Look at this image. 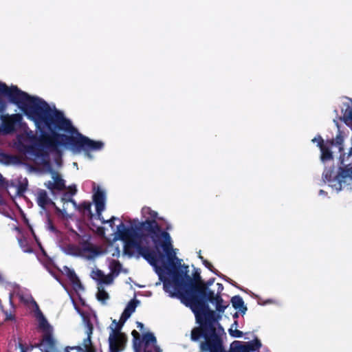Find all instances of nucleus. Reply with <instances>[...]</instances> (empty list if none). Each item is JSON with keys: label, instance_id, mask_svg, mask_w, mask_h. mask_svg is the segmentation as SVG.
Returning <instances> with one entry per match:
<instances>
[{"label": "nucleus", "instance_id": "1", "mask_svg": "<svg viewBox=\"0 0 352 352\" xmlns=\"http://www.w3.org/2000/svg\"><path fill=\"white\" fill-rule=\"evenodd\" d=\"M144 221H130L126 228L120 222L113 232V240L123 241L124 253L129 256H142L152 265L163 283V288L171 298L188 302L196 320L200 322L201 310L192 302V292L195 285L188 275V266L182 265V259L177 256L170 234L162 231L156 221L157 213L148 207L141 211Z\"/></svg>", "mask_w": 352, "mask_h": 352}, {"label": "nucleus", "instance_id": "2", "mask_svg": "<svg viewBox=\"0 0 352 352\" xmlns=\"http://www.w3.org/2000/svg\"><path fill=\"white\" fill-rule=\"evenodd\" d=\"M3 96L16 105L29 120L33 121L36 129L41 133L37 137L32 130L27 129L18 135L14 146L19 152L47 163L50 154L60 156L62 148L68 145L74 151V137L58 133L63 131L74 135V126L63 112L54 106H50L43 99L21 91L16 86L8 87L0 82L1 113L6 110L8 106Z\"/></svg>", "mask_w": 352, "mask_h": 352}, {"label": "nucleus", "instance_id": "3", "mask_svg": "<svg viewBox=\"0 0 352 352\" xmlns=\"http://www.w3.org/2000/svg\"><path fill=\"white\" fill-rule=\"evenodd\" d=\"M137 304L134 300L126 305L119 322L113 320L109 326L110 333L109 336V352H120L124 349L126 336L121 332V329L124 322L135 311Z\"/></svg>", "mask_w": 352, "mask_h": 352}, {"label": "nucleus", "instance_id": "4", "mask_svg": "<svg viewBox=\"0 0 352 352\" xmlns=\"http://www.w3.org/2000/svg\"><path fill=\"white\" fill-rule=\"evenodd\" d=\"M137 304L134 300L126 305L119 322L113 320L109 326L110 333L109 336V352H120L124 349L126 336L121 332V329L124 322L135 311Z\"/></svg>", "mask_w": 352, "mask_h": 352}, {"label": "nucleus", "instance_id": "5", "mask_svg": "<svg viewBox=\"0 0 352 352\" xmlns=\"http://www.w3.org/2000/svg\"><path fill=\"white\" fill-rule=\"evenodd\" d=\"M68 237L69 241L78 243L74 247V254L87 259H94L102 254V252L97 246L89 242V235L77 233L71 229L69 231Z\"/></svg>", "mask_w": 352, "mask_h": 352}, {"label": "nucleus", "instance_id": "6", "mask_svg": "<svg viewBox=\"0 0 352 352\" xmlns=\"http://www.w3.org/2000/svg\"><path fill=\"white\" fill-rule=\"evenodd\" d=\"M34 317L36 319L37 329L43 333V339L39 345L42 352H46L48 349H53V344L56 342L52 336L53 327L49 323L38 305H35V309L32 310Z\"/></svg>", "mask_w": 352, "mask_h": 352}, {"label": "nucleus", "instance_id": "7", "mask_svg": "<svg viewBox=\"0 0 352 352\" xmlns=\"http://www.w3.org/2000/svg\"><path fill=\"white\" fill-rule=\"evenodd\" d=\"M4 288L9 292V301L12 306L14 297H17L25 305L32 306V310L35 309V305H38L27 289L22 288L14 283H6Z\"/></svg>", "mask_w": 352, "mask_h": 352}, {"label": "nucleus", "instance_id": "8", "mask_svg": "<svg viewBox=\"0 0 352 352\" xmlns=\"http://www.w3.org/2000/svg\"><path fill=\"white\" fill-rule=\"evenodd\" d=\"M109 269L110 273L105 274L102 271L97 268L94 269L91 273V277L95 280L98 284L111 285L114 278L118 276L122 270L120 263L114 259H109Z\"/></svg>", "mask_w": 352, "mask_h": 352}, {"label": "nucleus", "instance_id": "9", "mask_svg": "<svg viewBox=\"0 0 352 352\" xmlns=\"http://www.w3.org/2000/svg\"><path fill=\"white\" fill-rule=\"evenodd\" d=\"M0 120V131L3 134H11L16 131L18 126L21 125L23 116L19 113L1 114Z\"/></svg>", "mask_w": 352, "mask_h": 352}, {"label": "nucleus", "instance_id": "10", "mask_svg": "<svg viewBox=\"0 0 352 352\" xmlns=\"http://www.w3.org/2000/svg\"><path fill=\"white\" fill-rule=\"evenodd\" d=\"M134 349L135 352H162L157 345L155 336L151 333L144 334L138 344L134 343Z\"/></svg>", "mask_w": 352, "mask_h": 352}, {"label": "nucleus", "instance_id": "11", "mask_svg": "<svg viewBox=\"0 0 352 352\" xmlns=\"http://www.w3.org/2000/svg\"><path fill=\"white\" fill-rule=\"evenodd\" d=\"M93 199L96 206V213L98 219L102 223H108L109 226L113 228V221L117 219L115 217H112L109 220L105 221L102 217V212L105 209V193L102 190L98 188L93 195Z\"/></svg>", "mask_w": 352, "mask_h": 352}, {"label": "nucleus", "instance_id": "12", "mask_svg": "<svg viewBox=\"0 0 352 352\" xmlns=\"http://www.w3.org/2000/svg\"><path fill=\"white\" fill-rule=\"evenodd\" d=\"M312 142L318 144V146L320 149V159L322 162H325L326 161L333 159L331 149L333 146V141H327L324 143L322 137L320 135H318L312 140Z\"/></svg>", "mask_w": 352, "mask_h": 352}, {"label": "nucleus", "instance_id": "13", "mask_svg": "<svg viewBox=\"0 0 352 352\" xmlns=\"http://www.w3.org/2000/svg\"><path fill=\"white\" fill-rule=\"evenodd\" d=\"M217 294H214V292L208 291L207 293L208 300L215 305L216 309L219 312H223L228 306L227 302H224L219 294L223 291V286L221 283H217Z\"/></svg>", "mask_w": 352, "mask_h": 352}, {"label": "nucleus", "instance_id": "14", "mask_svg": "<svg viewBox=\"0 0 352 352\" xmlns=\"http://www.w3.org/2000/svg\"><path fill=\"white\" fill-rule=\"evenodd\" d=\"M36 202L38 205L42 208L43 209H45L47 206H53L56 208V210L61 212L63 215L66 214V210L65 208L63 210H60L58 208L55 204L51 200V199L48 197L47 192L45 190L39 189L38 190L36 193Z\"/></svg>", "mask_w": 352, "mask_h": 352}, {"label": "nucleus", "instance_id": "15", "mask_svg": "<svg viewBox=\"0 0 352 352\" xmlns=\"http://www.w3.org/2000/svg\"><path fill=\"white\" fill-rule=\"evenodd\" d=\"M52 181H48L45 183L52 193L54 194L56 191H60L65 188V181L60 177L58 173L54 171L51 172Z\"/></svg>", "mask_w": 352, "mask_h": 352}, {"label": "nucleus", "instance_id": "16", "mask_svg": "<svg viewBox=\"0 0 352 352\" xmlns=\"http://www.w3.org/2000/svg\"><path fill=\"white\" fill-rule=\"evenodd\" d=\"M338 175V173L337 175L334 174L333 168H328V169L326 168L324 170V173L322 175V178H323L324 182H325L331 183V182H337L338 184V186H339V187L338 188L340 190V189H341V184L343 182H339L336 179V177Z\"/></svg>", "mask_w": 352, "mask_h": 352}, {"label": "nucleus", "instance_id": "17", "mask_svg": "<svg viewBox=\"0 0 352 352\" xmlns=\"http://www.w3.org/2000/svg\"><path fill=\"white\" fill-rule=\"evenodd\" d=\"M85 322V332L87 336V338L86 339H85L84 342H83V348L82 349H84V352L85 351L89 350V346L91 345V336L93 333V326H92L91 323L88 320H86Z\"/></svg>", "mask_w": 352, "mask_h": 352}, {"label": "nucleus", "instance_id": "18", "mask_svg": "<svg viewBox=\"0 0 352 352\" xmlns=\"http://www.w3.org/2000/svg\"><path fill=\"white\" fill-rule=\"evenodd\" d=\"M103 284H98V292L96 294V298L98 301H100L102 304H106L107 301L109 298V294L104 290L102 287Z\"/></svg>", "mask_w": 352, "mask_h": 352}, {"label": "nucleus", "instance_id": "19", "mask_svg": "<svg viewBox=\"0 0 352 352\" xmlns=\"http://www.w3.org/2000/svg\"><path fill=\"white\" fill-rule=\"evenodd\" d=\"M231 302L236 309H239L243 312H245L247 309L246 307H244V302L242 298L239 296H233L231 299Z\"/></svg>", "mask_w": 352, "mask_h": 352}, {"label": "nucleus", "instance_id": "20", "mask_svg": "<svg viewBox=\"0 0 352 352\" xmlns=\"http://www.w3.org/2000/svg\"><path fill=\"white\" fill-rule=\"evenodd\" d=\"M67 270L68 271V276H69L70 280L72 281V283H73L74 289H82V286L81 285L80 280H78V278L76 276L74 272L72 270H70L67 267Z\"/></svg>", "mask_w": 352, "mask_h": 352}, {"label": "nucleus", "instance_id": "21", "mask_svg": "<svg viewBox=\"0 0 352 352\" xmlns=\"http://www.w3.org/2000/svg\"><path fill=\"white\" fill-rule=\"evenodd\" d=\"M46 352H84L81 346H67L63 351H58L56 347V342L53 344L52 350L48 349Z\"/></svg>", "mask_w": 352, "mask_h": 352}, {"label": "nucleus", "instance_id": "22", "mask_svg": "<svg viewBox=\"0 0 352 352\" xmlns=\"http://www.w3.org/2000/svg\"><path fill=\"white\" fill-rule=\"evenodd\" d=\"M344 140V137L342 133L339 130L338 133L336 136V138L334 140H331L330 141H333V146L336 145L339 151L341 152L343 150Z\"/></svg>", "mask_w": 352, "mask_h": 352}, {"label": "nucleus", "instance_id": "23", "mask_svg": "<svg viewBox=\"0 0 352 352\" xmlns=\"http://www.w3.org/2000/svg\"><path fill=\"white\" fill-rule=\"evenodd\" d=\"M19 243L24 252L31 253L32 252V248L30 244L29 241L25 238L19 239Z\"/></svg>", "mask_w": 352, "mask_h": 352}, {"label": "nucleus", "instance_id": "24", "mask_svg": "<svg viewBox=\"0 0 352 352\" xmlns=\"http://www.w3.org/2000/svg\"><path fill=\"white\" fill-rule=\"evenodd\" d=\"M16 161V158L12 155L4 153H0V162L5 164H13Z\"/></svg>", "mask_w": 352, "mask_h": 352}, {"label": "nucleus", "instance_id": "25", "mask_svg": "<svg viewBox=\"0 0 352 352\" xmlns=\"http://www.w3.org/2000/svg\"><path fill=\"white\" fill-rule=\"evenodd\" d=\"M108 252L111 253L113 257L118 258L120 255V250L118 246L111 244L108 249Z\"/></svg>", "mask_w": 352, "mask_h": 352}, {"label": "nucleus", "instance_id": "26", "mask_svg": "<svg viewBox=\"0 0 352 352\" xmlns=\"http://www.w3.org/2000/svg\"><path fill=\"white\" fill-rule=\"evenodd\" d=\"M230 335L234 338H241L243 336V332L238 329H233L232 327L229 329Z\"/></svg>", "mask_w": 352, "mask_h": 352}, {"label": "nucleus", "instance_id": "27", "mask_svg": "<svg viewBox=\"0 0 352 352\" xmlns=\"http://www.w3.org/2000/svg\"><path fill=\"white\" fill-rule=\"evenodd\" d=\"M47 229L50 232L56 234L57 235V236H58L60 234V232L56 229V228L52 225V222L50 220L47 222Z\"/></svg>", "mask_w": 352, "mask_h": 352}, {"label": "nucleus", "instance_id": "28", "mask_svg": "<svg viewBox=\"0 0 352 352\" xmlns=\"http://www.w3.org/2000/svg\"><path fill=\"white\" fill-rule=\"evenodd\" d=\"M199 257L203 261L204 265L208 269L211 270V267H212V265L209 262H208L206 260H204V258L201 255H199Z\"/></svg>", "mask_w": 352, "mask_h": 352}, {"label": "nucleus", "instance_id": "29", "mask_svg": "<svg viewBox=\"0 0 352 352\" xmlns=\"http://www.w3.org/2000/svg\"><path fill=\"white\" fill-rule=\"evenodd\" d=\"M5 315H6V319L7 320H14V316L11 313H8V311H6Z\"/></svg>", "mask_w": 352, "mask_h": 352}, {"label": "nucleus", "instance_id": "30", "mask_svg": "<svg viewBox=\"0 0 352 352\" xmlns=\"http://www.w3.org/2000/svg\"><path fill=\"white\" fill-rule=\"evenodd\" d=\"M76 191V188H74V192H71V194H69H69H65V195H64V197L62 199V200H63V201H65V200H66L67 199H68L69 200H70V197H71L72 195H74L75 194Z\"/></svg>", "mask_w": 352, "mask_h": 352}, {"label": "nucleus", "instance_id": "31", "mask_svg": "<svg viewBox=\"0 0 352 352\" xmlns=\"http://www.w3.org/2000/svg\"><path fill=\"white\" fill-rule=\"evenodd\" d=\"M85 210L88 211L91 214V204H85Z\"/></svg>", "mask_w": 352, "mask_h": 352}, {"label": "nucleus", "instance_id": "32", "mask_svg": "<svg viewBox=\"0 0 352 352\" xmlns=\"http://www.w3.org/2000/svg\"><path fill=\"white\" fill-rule=\"evenodd\" d=\"M137 327L140 330L142 331L144 329V324L142 322H137Z\"/></svg>", "mask_w": 352, "mask_h": 352}, {"label": "nucleus", "instance_id": "33", "mask_svg": "<svg viewBox=\"0 0 352 352\" xmlns=\"http://www.w3.org/2000/svg\"><path fill=\"white\" fill-rule=\"evenodd\" d=\"M19 346L21 348V352H25L24 347L21 344H19Z\"/></svg>", "mask_w": 352, "mask_h": 352}, {"label": "nucleus", "instance_id": "34", "mask_svg": "<svg viewBox=\"0 0 352 352\" xmlns=\"http://www.w3.org/2000/svg\"><path fill=\"white\" fill-rule=\"evenodd\" d=\"M256 344L257 348H260L261 347V342L258 340L256 341Z\"/></svg>", "mask_w": 352, "mask_h": 352}, {"label": "nucleus", "instance_id": "35", "mask_svg": "<svg viewBox=\"0 0 352 352\" xmlns=\"http://www.w3.org/2000/svg\"><path fill=\"white\" fill-rule=\"evenodd\" d=\"M333 122L334 123L336 124L338 129H339L340 126H339V124H338V120L336 119H334L333 120Z\"/></svg>", "mask_w": 352, "mask_h": 352}, {"label": "nucleus", "instance_id": "36", "mask_svg": "<svg viewBox=\"0 0 352 352\" xmlns=\"http://www.w3.org/2000/svg\"><path fill=\"white\" fill-rule=\"evenodd\" d=\"M86 155L90 159L92 157V156L89 153H87Z\"/></svg>", "mask_w": 352, "mask_h": 352}, {"label": "nucleus", "instance_id": "37", "mask_svg": "<svg viewBox=\"0 0 352 352\" xmlns=\"http://www.w3.org/2000/svg\"><path fill=\"white\" fill-rule=\"evenodd\" d=\"M324 192L322 190H320V195H324Z\"/></svg>", "mask_w": 352, "mask_h": 352}, {"label": "nucleus", "instance_id": "38", "mask_svg": "<svg viewBox=\"0 0 352 352\" xmlns=\"http://www.w3.org/2000/svg\"><path fill=\"white\" fill-rule=\"evenodd\" d=\"M236 325H237V322L234 321V324H232V327L234 326L236 327Z\"/></svg>", "mask_w": 352, "mask_h": 352}, {"label": "nucleus", "instance_id": "39", "mask_svg": "<svg viewBox=\"0 0 352 352\" xmlns=\"http://www.w3.org/2000/svg\"><path fill=\"white\" fill-rule=\"evenodd\" d=\"M3 181V177L1 175V174L0 173V182H1Z\"/></svg>", "mask_w": 352, "mask_h": 352}, {"label": "nucleus", "instance_id": "40", "mask_svg": "<svg viewBox=\"0 0 352 352\" xmlns=\"http://www.w3.org/2000/svg\"><path fill=\"white\" fill-rule=\"evenodd\" d=\"M135 334H138V333H137V331H133V335L134 336Z\"/></svg>", "mask_w": 352, "mask_h": 352}, {"label": "nucleus", "instance_id": "41", "mask_svg": "<svg viewBox=\"0 0 352 352\" xmlns=\"http://www.w3.org/2000/svg\"><path fill=\"white\" fill-rule=\"evenodd\" d=\"M74 166H77V164L76 162L74 163Z\"/></svg>", "mask_w": 352, "mask_h": 352}, {"label": "nucleus", "instance_id": "42", "mask_svg": "<svg viewBox=\"0 0 352 352\" xmlns=\"http://www.w3.org/2000/svg\"><path fill=\"white\" fill-rule=\"evenodd\" d=\"M71 201H72V202L74 205H76L75 201H72V200H71Z\"/></svg>", "mask_w": 352, "mask_h": 352}]
</instances>
